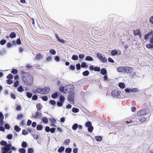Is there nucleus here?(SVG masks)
Listing matches in <instances>:
<instances>
[{"label":"nucleus","instance_id":"1","mask_svg":"<svg viewBox=\"0 0 153 153\" xmlns=\"http://www.w3.org/2000/svg\"><path fill=\"white\" fill-rule=\"evenodd\" d=\"M0 144L2 146H4V147H2L1 152H3L4 151L5 152H7V153H12V151L10 150V148L12 146L11 144H7L6 141L2 140L0 142Z\"/></svg>","mask_w":153,"mask_h":153},{"label":"nucleus","instance_id":"2","mask_svg":"<svg viewBox=\"0 0 153 153\" xmlns=\"http://www.w3.org/2000/svg\"><path fill=\"white\" fill-rule=\"evenodd\" d=\"M74 87L72 85H67L63 88H60V90L62 91L63 93L66 94L72 91Z\"/></svg>","mask_w":153,"mask_h":153},{"label":"nucleus","instance_id":"3","mask_svg":"<svg viewBox=\"0 0 153 153\" xmlns=\"http://www.w3.org/2000/svg\"><path fill=\"white\" fill-rule=\"evenodd\" d=\"M74 93H71L68 97V100L71 104H74Z\"/></svg>","mask_w":153,"mask_h":153},{"label":"nucleus","instance_id":"4","mask_svg":"<svg viewBox=\"0 0 153 153\" xmlns=\"http://www.w3.org/2000/svg\"><path fill=\"white\" fill-rule=\"evenodd\" d=\"M97 56L99 59L103 63H105L107 62V59L104 56H102L100 53L97 54Z\"/></svg>","mask_w":153,"mask_h":153},{"label":"nucleus","instance_id":"5","mask_svg":"<svg viewBox=\"0 0 153 153\" xmlns=\"http://www.w3.org/2000/svg\"><path fill=\"white\" fill-rule=\"evenodd\" d=\"M32 117L35 118L40 119L42 117V113L41 112L36 111L35 114H33Z\"/></svg>","mask_w":153,"mask_h":153},{"label":"nucleus","instance_id":"6","mask_svg":"<svg viewBox=\"0 0 153 153\" xmlns=\"http://www.w3.org/2000/svg\"><path fill=\"white\" fill-rule=\"evenodd\" d=\"M120 94V92L117 90H115L112 91L111 94L114 97H117Z\"/></svg>","mask_w":153,"mask_h":153},{"label":"nucleus","instance_id":"7","mask_svg":"<svg viewBox=\"0 0 153 153\" xmlns=\"http://www.w3.org/2000/svg\"><path fill=\"white\" fill-rule=\"evenodd\" d=\"M117 70L120 72L126 73V67H120L117 68Z\"/></svg>","mask_w":153,"mask_h":153},{"label":"nucleus","instance_id":"8","mask_svg":"<svg viewBox=\"0 0 153 153\" xmlns=\"http://www.w3.org/2000/svg\"><path fill=\"white\" fill-rule=\"evenodd\" d=\"M50 91V88H49L45 87L42 89V94H47Z\"/></svg>","mask_w":153,"mask_h":153},{"label":"nucleus","instance_id":"9","mask_svg":"<svg viewBox=\"0 0 153 153\" xmlns=\"http://www.w3.org/2000/svg\"><path fill=\"white\" fill-rule=\"evenodd\" d=\"M145 111L144 109L140 110L137 113V115L139 116H142L145 114Z\"/></svg>","mask_w":153,"mask_h":153},{"label":"nucleus","instance_id":"10","mask_svg":"<svg viewBox=\"0 0 153 153\" xmlns=\"http://www.w3.org/2000/svg\"><path fill=\"white\" fill-rule=\"evenodd\" d=\"M126 73H131L133 71L132 68L131 67L126 66Z\"/></svg>","mask_w":153,"mask_h":153},{"label":"nucleus","instance_id":"11","mask_svg":"<svg viewBox=\"0 0 153 153\" xmlns=\"http://www.w3.org/2000/svg\"><path fill=\"white\" fill-rule=\"evenodd\" d=\"M59 92H56L55 93L51 95L52 98L54 99L56 98L57 97L59 96Z\"/></svg>","mask_w":153,"mask_h":153},{"label":"nucleus","instance_id":"12","mask_svg":"<svg viewBox=\"0 0 153 153\" xmlns=\"http://www.w3.org/2000/svg\"><path fill=\"white\" fill-rule=\"evenodd\" d=\"M134 34L135 36L140 35L141 34V33L139 30H134L133 31Z\"/></svg>","mask_w":153,"mask_h":153},{"label":"nucleus","instance_id":"13","mask_svg":"<svg viewBox=\"0 0 153 153\" xmlns=\"http://www.w3.org/2000/svg\"><path fill=\"white\" fill-rule=\"evenodd\" d=\"M101 73L102 75H105L107 73V71L105 68H103L101 69Z\"/></svg>","mask_w":153,"mask_h":153},{"label":"nucleus","instance_id":"14","mask_svg":"<svg viewBox=\"0 0 153 153\" xmlns=\"http://www.w3.org/2000/svg\"><path fill=\"white\" fill-rule=\"evenodd\" d=\"M43 56L40 53L38 54L36 56V59L37 60H39L41 59H42Z\"/></svg>","mask_w":153,"mask_h":153},{"label":"nucleus","instance_id":"15","mask_svg":"<svg viewBox=\"0 0 153 153\" xmlns=\"http://www.w3.org/2000/svg\"><path fill=\"white\" fill-rule=\"evenodd\" d=\"M36 107L37 111H39L42 108V106L40 103H38L37 104Z\"/></svg>","mask_w":153,"mask_h":153},{"label":"nucleus","instance_id":"16","mask_svg":"<svg viewBox=\"0 0 153 153\" xmlns=\"http://www.w3.org/2000/svg\"><path fill=\"white\" fill-rule=\"evenodd\" d=\"M150 35H151V33H148L146 34L145 36L144 37V39L145 40L147 39L149 37L150 38Z\"/></svg>","mask_w":153,"mask_h":153},{"label":"nucleus","instance_id":"17","mask_svg":"<svg viewBox=\"0 0 153 153\" xmlns=\"http://www.w3.org/2000/svg\"><path fill=\"white\" fill-rule=\"evenodd\" d=\"M16 36V34L15 32H12L9 35V37L11 38H13Z\"/></svg>","mask_w":153,"mask_h":153},{"label":"nucleus","instance_id":"18","mask_svg":"<svg viewBox=\"0 0 153 153\" xmlns=\"http://www.w3.org/2000/svg\"><path fill=\"white\" fill-rule=\"evenodd\" d=\"M85 60L88 61H92L93 59L90 56H86L85 58Z\"/></svg>","mask_w":153,"mask_h":153},{"label":"nucleus","instance_id":"19","mask_svg":"<svg viewBox=\"0 0 153 153\" xmlns=\"http://www.w3.org/2000/svg\"><path fill=\"white\" fill-rule=\"evenodd\" d=\"M89 74V72L87 70L85 71L82 73V75L84 76H87Z\"/></svg>","mask_w":153,"mask_h":153},{"label":"nucleus","instance_id":"20","mask_svg":"<svg viewBox=\"0 0 153 153\" xmlns=\"http://www.w3.org/2000/svg\"><path fill=\"white\" fill-rule=\"evenodd\" d=\"M42 121L45 123H47L48 122V119L46 117H43L42 119Z\"/></svg>","mask_w":153,"mask_h":153},{"label":"nucleus","instance_id":"21","mask_svg":"<svg viewBox=\"0 0 153 153\" xmlns=\"http://www.w3.org/2000/svg\"><path fill=\"white\" fill-rule=\"evenodd\" d=\"M72 151V149L68 147L65 149V152L66 153H71Z\"/></svg>","mask_w":153,"mask_h":153},{"label":"nucleus","instance_id":"22","mask_svg":"<svg viewBox=\"0 0 153 153\" xmlns=\"http://www.w3.org/2000/svg\"><path fill=\"white\" fill-rule=\"evenodd\" d=\"M111 53L112 55L114 56L117 54L118 52L116 50H113L111 51Z\"/></svg>","mask_w":153,"mask_h":153},{"label":"nucleus","instance_id":"23","mask_svg":"<svg viewBox=\"0 0 153 153\" xmlns=\"http://www.w3.org/2000/svg\"><path fill=\"white\" fill-rule=\"evenodd\" d=\"M43 128V126L41 125H38L36 127V129L38 130H41Z\"/></svg>","mask_w":153,"mask_h":153},{"label":"nucleus","instance_id":"24","mask_svg":"<svg viewBox=\"0 0 153 153\" xmlns=\"http://www.w3.org/2000/svg\"><path fill=\"white\" fill-rule=\"evenodd\" d=\"M17 90L19 92H22L24 91V89L23 88L22 86H20L18 88Z\"/></svg>","mask_w":153,"mask_h":153},{"label":"nucleus","instance_id":"25","mask_svg":"<svg viewBox=\"0 0 153 153\" xmlns=\"http://www.w3.org/2000/svg\"><path fill=\"white\" fill-rule=\"evenodd\" d=\"M65 150V147L63 146L60 147L58 150V152L59 153H61Z\"/></svg>","mask_w":153,"mask_h":153},{"label":"nucleus","instance_id":"26","mask_svg":"<svg viewBox=\"0 0 153 153\" xmlns=\"http://www.w3.org/2000/svg\"><path fill=\"white\" fill-rule=\"evenodd\" d=\"M78 126V125L77 123L74 124L73 125L72 127V128L74 130H76Z\"/></svg>","mask_w":153,"mask_h":153},{"label":"nucleus","instance_id":"27","mask_svg":"<svg viewBox=\"0 0 153 153\" xmlns=\"http://www.w3.org/2000/svg\"><path fill=\"white\" fill-rule=\"evenodd\" d=\"M21 145L22 147L25 148L27 147V144L26 142L23 141Z\"/></svg>","mask_w":153,"mask_h":153},{"label":"nucleus","instance_id":"28","mask_svg":"<svg viewBox=\"0 0 153 153\" xmlns=\"http://www.w3.org/2000/svg\"><path fill=\"white\" fill-rule=\"evenodd\" d=\"M118 85L120 87L122 88H123L125 87V84L122 82L119 83Z\"/></svg>","mask_w":153,"mask_h":153},{"label":"nucleus","instance_id":"29","mask_svg":"<svg viewBox=\"0 0 153 153\" xmlns=\"http://www.w3.org/2000/svg\"><path fill=\"white\" fill-rule=\"evenodd\" d=\"M14 129L17 132H19L21 130V128L19 126L17 125L15 126Z\"/></svg>","mask_w":153,"mask_h":153},{"label":"nucleus","instance_id":"30","mask_svg":"<svg viewBox=\"0 0 153 153\" xmlns=\"http://www.w3.org/2000/svg\"><path fill=\"white\" fill-rule=\"evenodd\" d=\"M26 95L28 98H31L32 96V94L29 92H27L26 93Z\"/></svg>","mask_w":153,"mask_h":153},{"label":"nucleus","instance_id":"31","mask_svg":"<svg viewBox=\"0 0 153 153\" xmlns=\"http://www.w3.org/2000/svg\"><path fill=\"white\" fill-rule=\"evenodd\" d=\"M65 100L64 97L63 96L61 95L60 96L59 101L63 103L65 101Z\"/></svg>","mask_w":153,"mask_h":153},{"label":"nucleus","instance_id":"32","mask_svg":"<svg viewBox=\"0 0 153 153\" xmlns=\"http://www.w3.org/2000/svg\"><path fill=\"white\" fill-rule=\"evenodd\" d=\"M72 59L74 60H77L78 59V57L77 55H73L72 57Z\"/></svg>","mask_w":153,"mask_h":153},{"label":"nucleus","instance_id":"33","mask_svg":"<svg viewBox=\"0 0 153 153\" xmlns=\"http://www.w3.org/2000/svg\"><path fill=\"white\" fill-rule=\"evenodd\" d=\"M81 67L82 68H87L88 66L86 65V63L85 62H83L82 63L81 65Z\"/></svg>","mask_w":153,"mask_h":153},{"label":"nucleus","instance_id":"34","mask_svg":"<svg viewBox=\"0 0 153 153\" xmlns=\"http://www.w3.org/2000/svg\"><path fill=\"white\" fill-rule=\"evenodd\" d=\"M20 153H25L26 152L25 150L23 148H20L19 150Z\"/></svg>","mask_w":153,"mask_h":153},{"label":"nucleus","instance_id":"35","mask_svg":"<svg viewBox=\"0 0 153 153\" xmlns=\"http://www.w3.org/2000/svg\"><path fill=\"white\" fill-rule=\"evenodd\" d=\"M19 85V81L18 80H16L14 83V87H17Z\"/></svg>","mask_w":153,"mask_h":153},{"label":"nucleus","instance_id":"36","mask_svg":"<svg viewBox=\"0 0 153 153\" xmlns=\"http://www.w3.org/2000/svg\"><path fill=\"white\" fill-rule=\"evenodd\" d=\"M131 91H132L133 92H139V90L137 88H134L131 90Z\"/></svg>","mask_w":153,"mask_h":153},{"label":"nucleus","instance_id":"37","mask_svg":"<svg viewBox=\"0 0 153 153\" xmlns=\"http://www.w3.org/2000/svg\"><path fill=\"white\" fill-rule=\"evenodd\" d=\"M85 126L87 127H90V126H92L91 125V122L90 121H88V122H87L85 123Z\"/></svg>","mask_w":153,"mask_h":153},{"label":"nucleus","instance_id":"38","mask_svg":"<svg viewBox=\"0 0 153 153\" xmlns=\"http://www.w3.org/2000/svg\"><path fill=\"white\" fill-rule=\"evenodd\" d=\"M6 42V40L5 39H2L0 41V43L1 45H3L5 44Z\"/></svg>","mask_w":153,"mask_h":153},{"label":"nucleus","instance_id":"39","mask_svg":"<svg viewBox=\"0 0 153 153\" xmlns=\"http://www.w3.org/2000/svg\"><path fill=\"white\" fill-rule=\"evenodd\" d=\"M146 47L147 48H153V46L150 44H149L146 45Z\"/></svg>","mask_w":153,"mask_h":153},{"label":"nucleus","instance_id":"40","mask_svg":"<svg viewBox=\"0 0 153 153\" xmlns=\"http://www.w3.org/2000/svg\"><path fill=\"white\" fill-rule=\"evenodd\" d=\"M96 138L97 141H101L102 139V137L100 136H97L96 137Z\"/></svg>","mask_w":153,"mask_h":153},{"label":"nucleus","instance_id":"41","mask_svg":"<svg viewBox=\"0 0 153 153\" xmlns=\"http://www.w3.org/2000/svg\"><path fill=\"white\" fill-rule=\"evenodd\" d=\"M72 111L74 113H77L79 111V110L78 108H72Z\"/></svg>","mask_w":153,"mask_h":153},{"label":"nucleus","instance_id":"42","mask_svg":"<svg viewBox=\"0 0 153 153\" xmlns=\"http://www.w3.org/2000/svg\"><path fill=\"white\" fill-rule=\"evenodd\" d=\"M139 120L141 122H144L146 120V119L144 117H142L139 119Z\"/></svg>","mask_w":153,"mask_h":153},{"label":"nucleus","instance_id":"43","mask_svg":"<svg viewBox=\"0 0 153 153\" xmlns=\"http://www.w3.org/2000/svg\"><path fill=\"white\" fill-rule=\"evenodd\" d=\"M50 53H51L52 54L54 55L56 54V52L53 49H51L50 51Z\"/></svg>","mask_w":153,"mask_h":153},{"label":"nucleus","instance_id":"44","mask_svg":"<svg viewBox=\"0 0 153 153\" xmlns=\"http://www.w3.org/2000/svg\"><path fill=\"white\" fill-rule=\"evenodd\" d=\"M93 127L92 126H90V127H88V131H89V132H91L93 131Z\"/></svg>","mask_w":153,"mask_h":153},{"label":"nucleus","instance_id":"45","mask_svg":"<svg viewBox=\"0 0 153 153\" xmlns=\"http://www.w3.org/2000/svg\"><path fill=\"white\" fill-rule=\"evenodd\" d=\"M18 72L17 70L16 69H13L11 71V73L13 74H16Z\"/></svg>","mask_w":153,"mask_h":153},{"label":"nucleus","instance_id":"46","mask_svg":"<svg viewBox=\"0 0 153 153\" xmlns=\"http://www.w3.org/2000/svg\"><path fill=\"white\" fill-rule=\"evenodd\" d=\"M23 116L24 115L22 114H19L17 116V118L18 120H20L22 118Z\"/></svg>","mask_w":153,"mask_h":153},{"label":"nucleus","instance_id":"47","mask_svg":"<svg viewBox=\"0 0 153 153\" xmlns=\"http://www.w3.org/2000/svg\"><path fill=\"white\" fill-rule=\"evenodd\" d=\"M33 149L31 148H28L27 151L28 153H33Z\"/></svg>","mask_w":153,"mask_h":153},{"label":"nucleus","instance_id":"48","mask_svg":"<svg viewBox=\"0 0 153 153\" xmlns=\"http://www.w3.org/2000/svg\"><path fill=\"white\" fill-rule=\"evenodd\" d=\"M70 142V140L69 139H66L64 141V143L66 145H68Z\"/></svg>","mask_w":153,"mask_h":153},{"label":"nucleus","instance_id":"49","mask_svg":"<svg viewBox=\"0 0 153 153\" xmlns=\"http://www.w3.org/2000/svg\"><path fill=\"white\" fill-rule=\"evenodd\" d=\"M6 81L7 82V83L10 85L13 83V81L10 79L7 80Z\"/></svg>","mask_w":153,"mask_h":153},{"label":"nucleus","instance_id":"50","mask_svg":"<svg viewBox=\"0 0 153 153\" xmlns=\"http://www.w3.org/2000/svg\"><path fill=\"white\" fill-rule=\"evenodd\" d=\"M76 68L77 70H79L81 68V65L80 64L78 63L76 65Z\"/></svg>","mask_w":153,"mask_h":153},{"label":"nucleus","instance_id":"51","mask_svg":"<svg viewBox=\"0 0 153 153\" xmlns=\"http://www.w3.org/2000/svg\"><path fill=\"white\" fill-rule=\"evenodd\" d=\"M7 78L8 79H13V76L12 74H9L7 76Z\"/></svg>","mask_w":153,"mask_h":153},{"label":"nucleus","instance_id":"52","mask_svg":"<svg viewBox=\"0 0 153 153\" xmlns=\"http://www.w3.org/2000/svg\"><path fill=\"white\" fill-rule=\"evenodd\" d=\"M36 91L38 93H41L42 94V88H39L37 89Z\"/></svg>","mask_w":153,"mask_h":153},{"label":"nucleus","instance_id":"53","mask_svg":"<svg viewBox=\"0 0 153 153\" xmlns=\"http://www.w3.org/2000/svg\"><path fill=\"white\" fill-rule=\"evenodd\" d=\"M38 98V97L37 95H34L32 97V99L33 100H37Z\"/></svg>","mask_w":153,"mask_h":153},{"label":"nucleus","instance_id":"54","mask_svg":"<svg viewBox=\"0 0 153 153\" xmlns=\"http://www.w3.org/2000/svg\"><path fill=\"white\" fill-rule=\"evenodd\" d=\"M52 59L51 56H49L46 59V60L48 62H50Z\"/></svg>","mask_w":153,"mask_h":153},{"label":"nucleus","instance_id":"55","mask_svg":"<svg viewBox=\"0 0 153 153\" xmlns=\"http://www.w3.org/2000/svg\"><path fill=\"white\" fill-rule=\"evenodd\" d=\"M50 103L52 105H55L56 104L55 101L54 100H51L50 101Z\"/></svg>","mask_w":153,"mask_h":153},{"label":"nucleus","instance_id":"56","mask_svg":"<svg viewBox=\"0 0 153 153\" xmlns=\"http://www.w3.org/2000/svg\"><path fill=\"white\" fill-rule=\"evenodd\" d=\"M4 127L7 129H9L10 128L9 125L8 124H5L4 125Z\"/></svg>","mask_w":153,"mask_h":153},{"label":"nucleus","instance_id":"57","mask_svg":"<svg viewBox=\"0 0 153 153\" xmlns=\"http://www.w3.org/2000/svg\"><path fill=\"white\" fill-rule=\"evenodd\" d=\"M13 135L11 134H8L7 136V138L9 140H10L12 138Z\"/></svg>","mask_w":153,"mask_h":153},{"label":"nucleus","instance_id":"58","mask_svg":"<svg viewBox=\"0 0 153 153\" xmlns=\"http://www.w3.org/2000/svg\"><path fill=\"white\" fill-rule=\"evenodd\" d=\"M62 102H57V105L59 107H60L62 106Z\"/></svg>","mask_w":153,"mask_h":153},{"label":"nucleus","instance_id":"59","mask_svg":"<svg viewBox=\"0 0 153 153\" xmlns=\"http://www.w3.org/2000/svg\"><path fill=\"white\" fill-rule=\"evenodd\" d=\"M22 134L23 135H26L28 134V132L25 130H23L22 131Z\"/></svg>","mask_w":153,"mask_h":153},{"label":"nucleus","instance_id":"60","mask_svg":"<svg viewBox=\"0 0 153 153\" xmlns=\"http://www.w3.org/2000/svg\"><path fill=\"white\" fill-rule=\"evenodd\" d=\"M100 68L99 67H95L94 68V70L95 71H99Z\"/></svg>","mask_w":153,"mask_h":153},{"label":"nucleus","instance_id":"61","mask_svg":"<svg viewBox=\"0 0 153 153\" xmlns=\"http://www.w3.org/2000/svg\"><path fill=\"white\" fill-rule=\"evenodd\" d=\"M144 111H145V114H148L149 112V110L148 108H146L145 109H144Z\"/></svg>","mask_w":153,"mask_h":153},{"label":"nucleus","instance_id":"62","mask_svg":"<svg viewBox=\"0 0 153 153\" xmlns=\"http://www.w3.org/2000/svg\"><path fill=\"white\" fill-rule=\"evenodd\" d=\"M70 69L72 70H74L75 69V67L74 65H71L70 66Z\"/></svg>","mask_w":153,"mask_h":153},{"label":"nucleus","instance_id":"63","mask_svg":"<svg viewBox=\"0 0 153 153\" xmlns=\"http://www.w3.org/2000/svg\"><path fill=\"white\" fill-rule=\"evenodd\" d=\"M79 58L82 59L84 57L85 55L83 54H80L79 55Z\"/></svg>","mask_w":153,"mask_h":153},{"label":"nucleus","instance_id":"64","mask_svg":"<svg viewBox=\"0 0 153 153\" xmlns=\"http://www.w3.org/2000/svg\"><path fill=\"white\" fill-rule=\"evenodd\" d=\"M50 128L48 126H46L45 128V131L47 132H49L50 131Z\"/></svg>","mask_w":153,"mask_h":153}]
</instances>
